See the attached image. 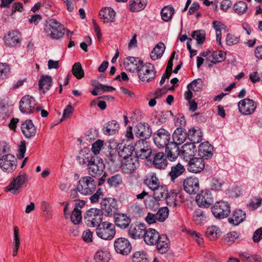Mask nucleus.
I'll return each instance as SVG.
<instances>
[{
  "label": "nucleus",
  "instance_id": "nucleus-8",
  "mask_svg": "<svg viewBox=\"0 0 262 262\" xmlns=\"http://www.w3.org/2000/svg\"><path fill=\"white\" fill-rule=\"evenodd\" d=\"M211 211L214 216L219 220L227 217L231 212L230 204L226 201L216 202L211 207Z\"/></svg>",
  "mask_w": 262,
  "mask_h": 262
},
{
  "label": "nucleus",
  "instance_id": "nucleus-16",
  "mask_svg": "<svg viewBox=\"0 0 262 262\" xmlns=\"http://www.w3.org/2000/svg\"><path fill=\"white\" fill-rule=\"evenodd\" d=\"M239 111L244 115L252 114L256 108V104L253 100L245 98L241 100L238 104Z\"/></svg>",
  "mask_w": 262,
  "mask_h": 262
},
{
  "label": "nucleus",
  "instance_id": "nucleus-17",
  "mask_svg": "<svg viewBox=\"0 0 262 262\" xmlns=\"http://www.w3.org/2000/svg\"><path fill=\"white\" fill-rule=\"evenodd\" d=\"M183 189L189 194H196L199 190V180L196 177H189L183 181Z\"/></svg>",
  "mask_w": 262,
  "mask_h": 262
},
{
  "label": "nucleus",
  "instance_id": "nucleus-39",
  "mask_svg": "<svg viewBox=\"0 0 262 262\" xmlns=\"http://www.w3.org/2000/svg\"><path fill=\"white\" fill-rule=\"evenodd\" d=\"M119 125L115 120H112L105 124L103 128V132L106 135H114L118 129Z\"/></svg>",
  "mask_w": 262,
  "mask_h": 262
},
{
  "label": "nucleus",
  "instance_id": "nucleus-52",
  "mask_svg": "<svg viewBox=\"0 0 262 262\" xmlns=\"http://www.w3.org/2000/svg\"><path fill=\"white\" fill-rule=\"evenodd\" d=\"M191 36L197 41L198 45H202L206 39V33L203 30H198L191 33Z\"/></svg>",
  "mask_w": 262,
  "mask_h": 262
},
{
  "label": "nucleus",
  "instance_id": "nucleus-34",
  "mask_svg": "<svg viewBox=\"0 0 262 262\" xmlns=\"http://www.w3.org/2000/svg\"><path fill=\"white\" fill-rule=\"evenodd\" d=\"M187 136L191 143H198L202 140L203 133L201 128L192 127L187 133Z\"/></svg>",
  "mask_w": 262,
  "mask_h": 262
},
{
  "label": "nucleus",
  "instance_id": "nucleus-62",
  "mask_svg": "<svg viewBox=\"0 0 262 262\" xmlns=\"http://www.w3.org/2000/svg\"><path fill=\"white\" fill-rule=\"evenodd\" d=\"M103 145V141L100 139L97 140L92 144V150L95 155V156H97L96 155L99 153Z\"/></svg>",
  "mask_w": 262,
  "mask_h": 262
},
{
  "label": "nucleus",
  "instance_id": "nucleus-55",
  "mask_svg": "<svg viewBox=\"0 0 262 262\" xmlns=\"http://www.w3.org/2000/svg\"><path fill=\"white\" fill-rule=\"evenodd\" d=\"M71 222L76 225L80 223L82 220L81 211L80 210H77V208H74L71 214Z\"/></svg>",
  "mask_w": 262,
  "mask_h": 262
},
{
  "label": "nucleus",
  "instance_id": "nucleus-42",
  "mask_svg": "<svg viewBox=\"0 0 262 262\" xmlns=\"http://www.w3.org/2000/svg\"><path fill=\"white\" fill-rule=\"evenodd\" d=\"M144 183L151 190H154L159 186V181L155 173L148 174L146 179L144 180Z\"/></svg>",
  "mask_w": 262,
  "mask_h": 262
},
{
  "label": "nucleus",
  "instance_id": "nucleus-3",
  "mask_svg": "<svg viewBox=\"0 0 262 262\" xmlns=\"http://www.w3.org/2000/svg\"><path fill=\"white\" fill-rule=\"evenodd\" d=\"M135 158L137 159L151 160L152 149L150 143L143 139L136 141L134 144Z\"/></svg>",
  "mask_w": 262,
  "mask_h": 262
},
{
  "label": "nucleus",
  "instance_id": "nucleus-50",
  "mask_svg": "<svg viewBox=\"0 0 262 262\" xmlns=\"http://www.w3.org/2000/svg\"><path fill=\"white\" fill-rule=\"evenodd\" d=\"M225 184V181L218 178H213L210 182V189L213 191H221L222 190V187Z\"/></svg>",
  "mask_w": 262,
  "mask_h": 262
},
{
  "label": "nucleus",
  "instance_id": "nucleus-63",
  "mask_svg": "<svg viewBox=\"0 0 262 262\" xmlns=\"http://www.w3.org/2000/svg\"><path fill=\"white\" fill-rule=\"evenodd\" d=\"M213 27L215 30V33L216 34H222V29H225L226 26L217 20H214L212 23Z\"/></svg>",
  "mask_w": 262,
  "mask_h": 262
},
{
  "label": "nucleus",
  "instance_id": "nucleus-54",
  "mask_svg": "<svg viewBox=\"0 0 262 262\" xmlns=\"http://www.w3.org/2000/svg\"><path fill=\"white\" fill-rule=\"evenodd\" d=\"M233 9L235 12L239 15H242L247 11V4L243 1H239L234 5Z\"/></svg>",
  "mask_w": 262,
  "mask_h": 262
},
{
  "label": "nucleus",
  "instance_id": "nucleus-1",
  "mask_svg": "<svg viewBox=\"0 0 262 262\" xmlns=\"http://www.w3.org/2000/svg\"><path fill=\"white\" fill-rule=\"evenodd\" d=\"M143 238L147 245H156V249L160 254L166 253L169 249L170 242L167 235H160L155 229L145 230Z\"/></svg>",
  "mask_w": 262,
  "mask_h": 262
},
{
  "label": "nucleus",
  "instance_id": "nucleus-18",
  "mask_svg": "<svg viewBox=\"0 0 262 262\" xmlns=\"http://www.w3.org/2000/svg\"><path fill=\"white\" fill-rule=\"evenodd\" d=\"M135 136L137 138H142L144 140L149 139L152 134L151 128L146 123H139L134 129Z\"/></svg>",
  "mask_w": 262,
  "mask_h": 262
},
{
  "label": "nucleus",
  "instance_id": "nucleus-23",
  "mask_svg": "<svg viewBox=\"0 0 262 262\" xmlns=\"http://www.w3.org/2000/svg\"><path fill=\"white\" fill-rule=\"evenodd\" d=\"M118 155L124 160L129 159L134 151V146L130 144H126L124 142L118 144L116 146Z\"/></svg>",
  "mask_w": 262,
  "mask_h": 262
},
{
  "label": "nucleus",
  "instance_id": "nucleus-32",
  "mask_svg": "<svg viewBox=\"0 0 262 262\" xmlns=\"http://www.w3.org/2000/svg\"><path fill=\"white\" fill-rule=\"evenodd\" d=\"M116 15L115 11L111 7L102 9L99 12V17L104 23H111L114 20Z\"/></svg>",
  "mask_w": 262,
  "mask_h": 262
},
{
  "label": "nucleus",
  "instance_id": "nucleus-12",
  "mask_svg": "<svg viewBox=\"0 0 262 262\" xmlns=\"http://www.w3.org/2000/svg\"><path fill=\"white\" fill-rule=\"evenodd\" d=\"M28 180V175L24 172H20L18 176L14 178L7 187V190L13 194H15L20 187L27 183Z\"/></svg>",
  "mask_w": 262,
  "mask_h": 262
},
{
  "label": "nucleus",
  "instance_id": "nucleus-59",
  "mask_svg": "<svg viewBox=\"0 0 262 262\" xmlns=\"http://www.w3.org/2000/svg\"><path fill=\"white\" fill-rule=\"evenodd\" d=\"M10 73V68L7 63L0 62V78H6Z\"/></svg>",
  "mask_w": 262,
  "mask_h": 262
},
{
  "label": "nucleus",
  "instance_id": "nucleus-30",
  "mask_svg": "<svg viewBox=\"0 0 262 262\" xmlns=\"http://www.w3.org/2000/svg\"><path fill=\"white\" fill-rule=\"evenodd\" d=\"M154 191V198L156 201H164L166 200V203L168 205V189L166 186L161 185L157 187L153 190Z\"/></svg>",
  "mask_w": 262,
  "mask_h": 262
},
{
  "label": "nucleus",
  "instance_id": "nucleus-7",
  "mask_svg": "<svg viewBox=\"0 0 262 262\" xmlns=\"http://www.w3.org/2000/svg\"><path fill=\"white\" fill-rule=\"evenodd\" d=\"M103 214L100 209L92 208L86 211L84 215V220L86 225L90 227H95L102 222Z\"/></svg>",
  "mask_w": 262,
  "mask_h": 262
},
{
  "label": "nucleus",
  "instance_id": "nucleus-15",
  "mask_svg": "<svg viewBox=\"0 0 262 262\" xmlns=\"http://www.w3.org/2000/svg\"><path fill=\"white\" fill-rule=\"evenodd\" d=\"M36 103L34 98L29 95L23 97L19 102V110L23 113L31 114Z\"/></svg>",
  "mask_w": 262,
  "mask_h": 262
},
{
  "label": "nucleus",
  "instance_id": "nucleus-22",
  "mask_svg": "<svg viewBox=\"0 0 262 262\" xmlns=\"http://www.w3.org/2000/svg\"><path fill=\"white\" fill-rule=\"evenodd\" d=\"M204 167V159L201 157L191 158L187 165L188 170L195 173L201 172Z\"/></svg>",
  "mask_w": 262,
  "mask_h": 262
},
{
  "label": "nucleus",
  "instance_id": "nucleus-41",
  "mask_svg": "<svg viewBox=\"0 0 262 262\" xmlns=\"http://www.w3.org/2000/svg\"><path fill=\"white\" fill-rule=\"evenodd\" d=\"M52 83V77L50 76H42L39 80V88L43 94L48 91Z\"/></svg>",
  "mask_w": 262,
  "mask_h": 262
},
{
  "label": "nucleus",
  "instance_id": "nucleus-10",
  "mask_svg": "<svg viewBox=\"0 0 262 262\" xmlns=\"http://www.w3.org/2000/svg\"><path fill=\"white\" fill-rule=\"evenodd\" d=\"M138 77L143 82H149L154 79L156 76L155 67L150 63L142 64L138 72Z\"/></svg>",
  "mask_w": 262,
  "mask_h": 262
},
{
  "label": "nucleus",
  "instance_id": "nucleus-36",
  "mask_svg": "<svg viewBox=\"0 0 262 262\" xmlns=\"http://www.w3.org/2000/svg\"><path fill=\"white\" fill-rule=\"evenodd\" d=\"M196 148L193 143H186L184 144L181 149L182 156L184 158H190L195 155Z\"/></svg>",
  "mask_w": 262,
  "mask_h": 262
},
{
  "label": "nucleus",
  "instance_id": "nucleus-9",
  "mask_svg": "<svg viewBox=\"0 0 262 262\" xmlns=\"http://www.w3.org/2000/svg\"><path fill=\"white\" fill-rule=\"evenodd\" d=\"M102 213L105 216H113L118 212L117 201L112 198L103 199L100 203Z\"/></svg>",
  "mask_w": 262,
  "mask_h": 262
},
{
  "label": "nucleus",
  "instance_id": "nucleus-2",
  "mask_svg": "<svg viewBox=\"0 0 262 262\" xmlns=\"http://www.w3.org/2000/svg\"><path fill=\"white\" fill-rule=\"evenodd\" d=\"M45 31L47 35L51 38L58 39L63 36L65 28L56 19H49L46 20Z\"/></svg>",
  "mask_w": 262,
  "mask_h": 262
},
{
  "label": "nucleus",
  "instance_id": "nucleus-27",
  "mask_svg": "<svg viewBox=\"0 0 262 262\" xmlns=\"http://www.w3.org/2000/svg\"><path fill=\"white\" fill-rule=\"evenodd\" d=\"M145 230V225L143 223L138 225L132 224L128 230V234L134 239L140 238L143 237Z\"/></svg>",
  "mask_w": 262,
  "mask_h": 262
},
{
  "label": "nucleus",
  "instance_id": "nucleus-51",
  "mask_svg": "<svg viewBox=\"0 0 262 262\" xmlns=\"http://www.w3.org/2000/svg\"><path fill=\"white\" fill-rule=\"evenodd\" d=\"M111 255L107 251H98L94 256L96 262H108L110 259Z\"/></svg>",
  "mask_w": 262,
  "mask_h": 262
},
{
  "label": "nucleus",
  "instance_id": "nucleus-37",
  "mask_svg": "<svg viewBox=\"0 0 262 262\" xmlns=\"http://www.w3.org/2000/svg\"><path fill=\"white\" fill-rule=\"evenodd\" d=\"M184 166L180 163H178L171 167V170L168 174L171 181L181 176L185 171Z\"/></svg>",
  "mask_w": 262,
  "mask_h": 262
},
{
  "label": "nucleus",
  "instance_id": "nucleus-35",
  "mask_svg": "<svg viewBox=\"0 0 262 262\" xmlns=\"http://www.w3.org/2000/svg\"><path fill=\"white\" fill-rule=\"evenodd\" d=\"M188 138L187 133L185 129L182 127H178L172 135L173 142L181 144Z\"/></svg>",
  "mask_w": 262,
  "mask_h": 262
},
{
  "label": "nucleus",
  "instance_id": "nucleus-46",
  "mask_svg": "<svg viewBox=\"0 0 262 262\" xmlns=\"http://www.w3.org/2000/svg\"><path fill=\"white\" fill-rule=\"evenodd\" d=\"M147 5V0H131L130 1V9L132 12L141 11Z\"/></svg>",
  "mask_w": 262,
  "mask_h": 262
},
{
  "label": "nucleus",
  "instance_id": "nucleus-21",
  "mask_svg": "<svg viewBox=\"0 0 262 262\" xmlns=\"http://www.w3.org/2000/svg\"><path fill=\"white\" fill-rule=\"evenodd\" d=\"M122 162L121 165V169L125 174H130L133 173L139 166L138 159L134 158H130Z\"/></svg>",
  "mask_w": 262,
  "mask_h": 262
},
{
  "label": "nucleus",
  "instance_id": "nucleus-64",
  "mask_svg": "<svg viewBox=\"0 0 262 262\" xmlns=\"http://www.w3.org/2000/svg\"><path fill=\"white\" fill-rule=\"evenodd\" d=\"M13 245L15 247L20 246V237L19 234V229L17 226H14L13 228Z\"/></svg>",
  "mask_w": 262,
  "mask_h": 262
},
{
  "label": "nucleus",
  "instance_id": "nucleus-25",
  "mask_svg": "<svg viewBox=\"0 0 262 262\" xmlns=\"http://www.w3.org/2000/svg\"><path fill=\"white\" fill-rule=\"evenodd\" d=\"M20 34L18 31H12L5 36L4 41L6 45L11 47H16L20 43Z\"/></svg>",
  "mask_w": 262,
  "mask_h": 262
},
{
  "label": "nucleus",
  "instance_id": "nucleus-61",
  "mask_svg": "<svg viewBox=\"0 0 262 262\" xmlns=\"http://www.w3.org/2000/svg\"><path fill=\"white\" fill-rule=\"evenodd\" d=\"M239 41V37L233 34L228 33L226 36V43L228 46L237 44Z\"/></svg>",
  "mask_w": 262,
  "mask_h": 262
},
{
  "label": "nucleus",
  "instance_id": "nucleus-11",
  "mask_svg": "<svg viewBox=\"0 0 262 262\" xmlns=\"http://www.w3.org/2000/svg\"><path fill=\"white\" fill-rule=\"evenodd\" d=\"M171 135L166 129L161 128L153 134V140L155 145L158 148H164L170 143Z\"/></svg>",
  "mask_w": 262,
  "mask_h": 262
},
{
  "label": "nucleus",
  "instance_id": "nucleus-58",
  "mask_svg": "<svg viewBox=\"0 0 262 262\" xmlns=\"http://www.w3.org/2000/svg\"><path fill=\"white\" fill-rule=\"evenodd\" d=\"M238 237V235L237 232H230L224 236V243L227 245H231Z\"/></svg>",
  "mask_w": 262,
  "mask_h": 262
},
{
  "label": "nucleus",
  "instance_id": "nucleus-19",
  "mask_svg": "<svg viewBox=\"0 0 262 262\" xmlns=\"http://www.w3.org/2000/svg\"><path fill=\"white\" fill-rule=\"evenodd\" d=\"M143 63V61L139 58L131 56L126 58L124 62L126 70L133 73H138Z\"/></svg>",
  "mask_w": 262,
  "mask_h": 262
},
{
  "label": "nucleus",
  "instance_id": "nucleus-60",
  "mask_svg": "<svg viewBox=\"0 0 262 262\" xmlns=\"http://www.w3.org/2000/svg\"><path fill=\"white\" fill-rule=\"evenodd\" d=\"M152 122L156 125H160L167 120V117L165 115L158 114L151 118Z\"/></svg>",
  "mask_w": 262,
  "mask_h": 262
},
{
  "label": "nucleus",
  "instance_id": "nucleus-24",
  "mask_svg": "<svg viewBox=\"0 0 262 262\" xmlns=\"http://www.w3.org/2000/svg\"><path fill=\"white\" fill-rule=\"evenodd\" d=\"M179 145L175 142L172 141L165 147L167 158L170 161H175L180 154L181 153Z\"/></svg>",
  "mask_w": 262,
  "mask_h": 262
},
{
  "label": "nucleus",
  "instance_id": "nucleus-49",
  "mask_svg": "<svg viewBox=\"0 0 262 262\" xmlns=\"http://www.w3.org/2000/svg\"><path fill=\"white\" fill-rule=\"evenodd\" d=\"M132 262H149V256L143 251L135 252L132 257Z\"/></svg>",
  "mask_w": 262,
  "mask_h": 262
},
{
  "label": "nucleus",
  "instance_id": "nucleus-26",
  "mask_svg": "<svg viewBox=\"0 0 262 262\" xmlns=\"http://www.w3.org/2000/svg\"><path fill=\"white\" fill-rule=\"evenodd\" d=\"M246 216L245 211L237 209L233 211L231 215L228 219V221L230 224L237 226L245 220Z\"/></svg>",
  "mask_w": 262,
  "mask_h": 262
},
{
  "label": "nucleus",
  "instance_id": "nucleus-45",
  "mask_svg": "<svg viewBox=\"0 0 262 262\" xmlns=\"http://www.w3.org/2000/svg\"><path fill=\"white\" fill-rule=\"evenodd\" d=\"M226 58V53L223 51H214L207 59L213 63L223 61Z\"/></svg>",
  "mask_w": 262,
  "mask_h": 262
},
{
  "label": "nucleus",
  "instance_id": "nucleus-31",
  "mask_svg": "<svg viewBox=\"0 0 262 262\" xmlns=\"http://www.w3.org/2000/svg\"><path fill=\"white\" fill-rule=\"evenodd\" d=\"M21 129L24 136L27 138L35 136L36 134V128L31 120H27L23 123Z\"/></svg>",
  "mask_w": 262,
  "mask_h": 262
},
{
  "label": "nucleus",
  "instance_id": "nucleus-28",
  "mask_svg": "<svg viewBox=\"0 0 262 262\" xmlns=\"http://www.w3.org/2000/svg\"><path fill=\"white\" fill-rule=\"evenodd\" d=\"M198 154L203 159H210L213 156V146L208 141L203 142L199 145Z\"/></svg>",
  "mask_w": 262,
  "mask_h": 262
},
{
  "label": "nucleus",
  "instance_id": "nucleus-6",
  "mask_svg": "<svg viewBox=\"0 0 262 262\" xmlns=\"http://www.w3.org/2000/svg\"><path fill=\"white\" fill-rule=\"evenodd\" d=\"M96 227V233L100 238L105 240H111L114 237L116 230L113 224L103 222Z\"/></svg>",
  "mask_w": 262,
  "mask_h": 262
},
{
  "label": "nucleus",
  "instance_id": "nucleus-29",
  "mask_svg": "<svg viewBox=\"0 0 262 262\" xmlns=\"http://www.w3.org/2000/svg\"><path fill=\"white\" fill-rule=\"evenodd\" d=\"M114 216L115 225L121 229H126L131 222V219L126 214L117 213Z\"/></svg>",
  "mask_w": 262,
  "mask_h": 262
},
{
  "label": "nucleus",
  "instance_id": "nucleus-53",
  "mask_svg": "<svg viewBox=\"0 0 262 262\" xmlns=\"http://www.w3.org/2000/svg\"><path fill=\"white\" fill-rule=\"evenodd\" d=\"M72 72L73 74L78 79H80L84 77V73L81 64L79 62H76L73 66Z\"/></svg>",
  "mask_w": 262,
  "mask_h": 262
},
{
  "label": "nucleus",
  "instance_id": "nucleus-44",
  "mask_svg": "<svg viewBox=\"0 0 262 262\" xmlns=\"http://www.w3.org/2000/svg\"><path fill=\"white\" fill-rule=\"evenodd\" d=\"M174 13V9L171 5L164 6L161 11V18L164 21H168Z\"/></svg>",
  "mask_w": 262,
  "mask_h": 262
},
{
  "label": "nucleus",
  "instance_id": "nucleus-47",
  "mask_svg": "<svg viewBox=\"0 0 262 262\" xmlns=\"http://www.w3.org/2000/svg\"><path fill=\"white\" fill-rule=\"evenodd\" d=\"M206 234L210 240H215L221 236V231L216 226H211L207 228Z\"/></svg>",
  "mask_w": 262,
  "mask_h": 262
},
{
  "label": "nucleus",
  "instance_id": "nucleus-48",
  "mask_svg": "<svg viewBox=\"0 0 262 262\" xmlns=\"http://www.w3.org/2000/svg\"><path fill=\"white\" fill-rule=\"evenodd\" d=\"M122 177L120 174H114L107 180V183L110 187L117 188L122 184Z\"/></svg>",
  "mask_w": 262,
  "mask_h": 262
},
{
  "label": "nucleus",
  "instance_id": "nucleus-40",
  "mask_svg": "<svg viewBox=\"0 0 262 262\" xmlns=\"http://www.w3.org/2000/svg\"><path fill=\"white\" fill-rule=\"evenodd\" d=\"M206 217L205 212L201 209L194 210L192 216V221L196 225L203 224L205 222Z\"/></svg>",
  "mask_w": 262,
  "mask_h": 262
},
{
  "label": "nucleus",
  "instance_id": "nucleus-14",
  "mask_svg": "<svg viewBox=\"0 0 262 262\" xmlns=\"http://www.w3.org/2000/svg\"><path fill=\"white\" fill-rule=\"evenodd\" d=\"M114 248L116 252L123 255H128L132 249L130 242L126 238L119 237L114 241Z\"/></svg>",
  "mask_w": 262,
  "mask_h": 262
},
{
  "label": "nucleus",
  "instance_id": "nucleus-38",
  "mask_svg": "<svg viewBox=\"0 0 262 262\" xmlns=\"http://www.w3.org/2000/svg\"><path fill=\"white\" fill-rule=\"evenodd\" d=\"M108 151L106 152L107 157V162L108 164L112 166H114L117 164L118 157L116 154L117 151L116 147L113 148L110 145L108 146Z\"/></svg>",
  "mask_w": 262,
  "mask_h": 262
},
{
  "label": "nucleus",
  "instance_id": "nucleus-56",
  "mask_svg": "<svg viewBox=\"0 0 262 262\" xmlns=\"http://www.w3.org/2000/svg\"><path fill=\"white\" fill-rule=\"evenodd\" d=\"M169 210L167 207H162L159 209L156 214L158 219V221L163 222L168 216Z\"/></svg>",
  "mask_w": 262,
  "mask_h": 262
},
{
  "label": "nucleus",
  "instance_id": "nucleus-13",
  "mask_svg": "<svg viewBox=\"0 0 262 262\" xmlns=\"http://www.w3.org/2000/svg\"><path fill=\"white\" fill-rule=\"evenodd\" d=\"M16 158L12 154L4 155L0 158V167L5 172H12L16 169Z\"/></svg>",
  "mask_w": 262,
  "mask_h": 262
},
{
  "label": "nucleus",
  "instance_id": "nucleus-33",
  "mask_svg": "<svg viewBox=\"0 0 262 262\" xmlns=\"http://www.w3.org/2000/svg\"><path fill=\"white\" fill-rule=\"evenodd\" d=\"M167 156L163 152H159L154 157L153 164L156 168L163 169L167 165Z\"/></svg>",
  "mask_w": 262,
  "mask_h": 262
},
{
  "label": "nucleus",
  "instance_id": "nucleus-43",
  "mask_svg": "<svg viewBox=\"0 0 262 262\" xmlns=\"http://www.w3.org/2000/svg\"><path fill=\"white\" fill-rule=\"evenodd\" d=\"M165 47L163 42L157 44L151 51L150 57L152 60H156L160 58L163 54Z\"/></svg>",
  "mask_w": 262,
  "mask_h": 262
},
{
  "label": "nucleus",
  "instance_id": "nucleus-4",
  "mask_svg": "<svg viewBox=\"0 0 262 262\" xmlns=\"http://www.w3.org/2000/svg\"><path fill=\"white\" fill-rule=\"evenodd\" d=\"M88 171L92 178L100 176L103 172L105 165L103 160L98 156H90L87 159Z\"/></svg>",
  "mask_w": 262,
  "mask_h": 262
},
{
  "label": "nucleus",
  "instance_id": "nucleus-5",
  "mask_svg": "<svg viewBox=\"0 0 262 262\" xmlns=\"http://www.w3.org/2000/svg\"><path fill=\"white\" fill-rule=\"evenodd\" d=\"M96 182L90 176H84L78 181L77 190L81 194L85 195H91L95 191Z\"/></svg>",
  "mask_w": 262,
  "mask_h": 262
},
{
  "label": "nucleus",
  "instance_id": "nucleus-57",
  "mask_svg": "<svg viewBox=\"0 0 262 262\" xmlns=\"http://www.w3.org/2000/svg\"><path fill=\"white\" fill-rule=\"evenodd\" d=\"M203 86V81L201 79L199 78L194 80L191 83H190L188 86V89H191L194 92H199L201 90Z\"/></svg>",
  "mask_w": 262,
  "mask_h": 262
},
{
  "label": "nucleus",
  "instance_id": "nucleus-20",
  "mask_svg": "<svg viewBox=\"0 0 262 262\" xmlns=\"http://www.w3.org/2000/svg\"><path fill=\"white\" fill-rule=\"evenodd\" d=\"M196 202L199 207L208 208L213 203V199L210 192L206 190L197 195Z\"/></svg>",
  "mask_w": 262,
  "mask_h": 262
}]
</instances>
